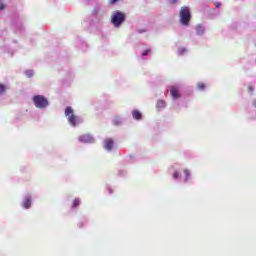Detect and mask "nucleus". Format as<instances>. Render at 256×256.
<instances>
[{
    "mask_svg": "<svg viewBox=\"0 0 256 256\" xmlns=\"http://www.w3.org/2000/svg\"><path fill=\"white\" fill-rule=\"evenodd\" d=\"M65 116L68 118V123L72 125V127H77L79 123V118L75 116L73 108L71 106L66 107Z\"/></svg>",
    "mask_w": 256,
    "mask_h": 256,
    "instance_id": "f03ea898",
    "label": "nucleus"
},
{
    "mask_svg": "<svg viewBox=\"0 0 256 256\" xmlns=\"http://www.w3.org/2000/svg\"><path fill=\"white\" fill-rule=\"evenodd\" d=\"M196 33H197V35H203V33H205V30L203 29V26L198 25L196 27Z\"/></svg>",
    "mask_w": 256,
    "mask_h": 256,
    "instance_id": "9b49d317",
    "label": "nucleus"
},
{
    "mask_svg": "<svg viewBox=\"0 0 256 256\" xmlns=\"http://www.w3.org/2000/svg\"><path fill=\"white\" fill-rule=\"evenodd\" d=\"M132 117L133 119H136V121H141V117H142L141 112L139 110H134L132 112Z\"/></svg>",
    "mask_w": 256,
    "mask_h": 256,
    "instance_id": "6e6552de",
    "label": "nucleus"
},
{
    "mask_svg": "<svg viewBox=\"0 0 256 256\" xmlns=\"http://www.w3.org/2000/svg\"><path fill=\"white\" fill-rule=\"evenodd\" d=\"M81 201H79V199H74L73 203H72V207H79Z\"/></svg>",
    "mask_w": 256,
    "mask_h": 256,
    "instance_id": "4468645a",
    "label": "nucleus"
},
{
    "mask_svg": "<svg viewBox=\"0 0 256 256\" xmlns=\"http://www.w3.org/2000/svg\"><path fill=\"white\" fill-rule=\"evenodd\" d=\"M23 207L24 209H29L31 207V198L28 197L23 201Z\"/></svg>",
    "mask_w": 256,
    "mask_h": 256,
    "instance_id": "1a4fd4ad",
    "label": "nucleus"
},
{
    "mask_svg": "<svg viewBox=\"0 0 256 256\" xmlns=\"http://www.w3.org/2000/svg\"><path fill=\"white\" fill-rule=\"evenodd\" d=\"M114 145H115V141H113L112 138H106L104 140V149H106V151H112Z\"/></svg>",
    "mask_w": 256,
    "mask_h": 256,
    "instance_id": "39448f33",
    "label": "nucleus"
},
{
    "mask_svg": "<svg viewBox=\"0 0 256 256\" xmlns=\"http://www.w3.org/2000/svg\"><path fill=\"white\" fill-rule=\"evenodd\" d=\"M5 91H7V86H5V84L0 83V95H3Z\"/></svg>",
    "mask_w": 256,
    "mask_h": 256,
    "instance_id": "ddd939ff",
    "label": "nucleus"
},
{
    "mask_svg": "<svg viewBox=\"0 0 256 256\" xmlns=\"http://www.w3.org/2000/svg\"><path fill=\"white\" fill-rule=\"evenodd\" d=\"M216 7H221V4H220V3H217V4H216Z\"/></svg>",
    "mask_w": 256,
    "mask_h": 256,
    "instance_id": "4be33fe9",
    "label": "nucleus"
},
{
    "mask_svg": "<svg viewBox=\"0 0 256 256\" xmlns=\"http://www.w3.org/2000/svg\"><path fill=\"white\" fill-rule=\"evenodd\" d=\"M117 1H119V0H109V3H110V5H115V3H117Z\"/></svg>",
    "mask_w": 256,
    "mask_h": 256,
    "instance_id": "6ab92c4d",
    "label": "nucleus"
},
{
    "mask_svg": "<svg viewBox=\"0 0 256 256\" xmlns=\"http://www.w3.org/2000/svg\"><path fill=\"white\" fill-rule=\"evenodd\" d=\"M165 102L163 100H158L156 107L157 109L161 110V109H165Z\"/></svg>",
    "mask_w": 256,
    "mask_h": 256,
    "instance_id": "9d476101",
    "label": "nucleus"
},
{
    "mask_svg": "<svg viewBox=\"0 0 256 256\" xmlns=\"http://www.w3.org/2000/svg\"><path fill=\"white\" fill-rule=\"evenodd\" d=\"M171 3H177V0H170Z\"/></svg>",
    "mask_w": 256,
    "mask_h": 256,
    "instance_id": "412c9836",
    "label": "nucleus"
},
{
    "mask_svg": "<svg viewBox=\"0 0 256 256\" xmlns=\"http://www.w3.org/2000/svg\"><path fill=\"white\" fill-rule=\"evenodd\" d=\"M205 87H207V85H205V83H203V82H200V83L197 84V89L199 91H204Z\"/></svg>",
    "mask_w": 256,
    "mask_h": 256,
    "instance_id": "f8f14e48",
    "label": "nucleus"
},
{
    "mask_svg": "<svg viewBox=\"0 0 256 256\" xmlns=\"http://www.w3.org/2000/svg\"><path fill=\"white\" fill-rule=\"evenodd\" d=\"M149 53H151V48H148L147 50H145V51L142 53V56L145 57V56L149 55Z\"/></svg>",
    "mask_w": 256,
    "mask_h": 256,
    "instance_id": "2eb2a0df",
    "label": "nucleus"
},
{
    "mask_svg": "<svg viewBox=\"0 0 256 256\" xmlns=\"http://www.w3.org/2000/svg\"><path fill=\"white\" fill-rule=\"evenodd\" d=\"M34 105L37 107V109H45L47 105H49V101L47 98L41 95H36L33 97Z\"/></svg>",
    "mask_w": 256,
    "mask_h": 256,
    "instance_id": "20e7f679",
    "label": "nucleus"
},
{
    "mask_svg": "<svg viewBox=\"0 0 256 256\" xmlns=\"http://www.w3.org/2000/svg\"><path fill=\"white\" fill-rule=\"evenodd\" d=\"M179 177H181V174H179V172H174L173 178L174 179H179Z\"/></svg>",
    "mask_w": 256,
    "mask_h": 256,
    "instance_id": "a211bd4d",
    "label": "nucleus"
},
{
    "mask_svg": "<svg viewBox=\"0 0 256 256\" xmlns=\"http://www.w3.org/2000/svg\"><path fill=\"white\" fill-rule=\"evenodd\" d=\"M180 21L182 25H189V21H191V11L189 7L183 6L180 9Z\"/></svg>",
    "mask_w": 256,
    "mask_h": 256,
    "instance_id": "7ed1b4c3",
    "label": "nucleus"
},
{
    "mask_svg": "<svg viewBox=\"0 0 256 256\" xmlns=\"http://www.w3.org/2000/svg\"><path fill=\"white\" fill-rule=\"evenodd\" d=\"M111 23L114 27H121L125 23V13L121 11H115L111 17Z\"/></svg>",
    "mask_w": 256,
    "mask_h": 256,
    "instance_id": "f257e3e1",
    "label": "nucleus"
},
{
    "mask_svg": "<svg viewBox=\"0 0 256 256\" xmlns=\"http://www.w3.org/2000/svg\"><path fill=\"white\" fill-rule=\"evenodd\" d=\"M184 177H185V181L189 179V170H184Z\"/></svg>",
    "mask_w": 256,
    "mask_h": 256,
    "instance_id": "f3484780",
    "label": "nucleus"
},
{
    "mask_svg": "<svg viewBox=\"0 0 256 256\" xmlns=\"http://www.w3.org/2000/svg\"><path fill=\"white\" fill-rule=\"evenodd\" d=\"M170 91L173 99H179V97H181V95L179 94V89H177V87L172 86Z\"/></svg>",
    "mask_w": 256,
    "mask_h": 256,
    "instance_id": "0eeeda50",
    "label": "nucleus"
},
{
    "mask_svg": "<svg viewBox=\"0 0 256 256\" xmlns=\"http://www.w3.org/2000/svg\"><path fill=\"white\" fill-rule=\"evenodd\" d=\"M80 143H93L94 139L91 134H83L79 138Z\"/></svg>",
    "mask_w": 256,
    "mask_h": 256,
    "instance_id": "423d86ee",
    "label": "nucleus"
},
{
    "mask_svg": "<svg viewBox=\"0 0 256 256\" xmlns=\"http://www.w3.org/2000/svg\"><path fill=\"white\" fill-rule=\"evenodd\" d=\"M3 9H5V4L0 3V11H3Z\"/></svg>",
    "mask_w": 256,
    "mask_h": 256,
    "instance_id": "aec40b11",
    "label": "nucleus"
},
{
    "mask_svg": "<svg viewBox=\"0 0 256 256\" xmlns=\"http://www.w3.org/2000/svg\"><path fill=\"white\" fill-rule=\"evenodd\" d=\"M249 93H253L255 91V87L253 85L248 86Z\"/></svg>",
    "mask_w": 256,
    "mask_h": 256,
    "instance_id": "dca6fc26",
    "label": "nucleus"
}]
</instances>
